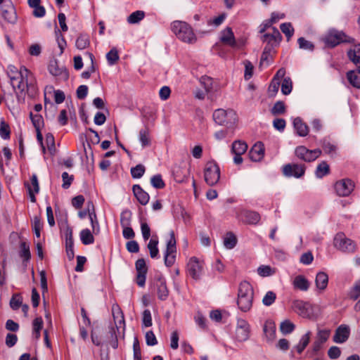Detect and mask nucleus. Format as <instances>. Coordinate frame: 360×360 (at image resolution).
<instances>
[{"mask_svg":"<svg viewBox=\"0 0 360 360\" xmlns=\"http://www.w3.org/2000/svg\"><path fill=\"white\" fill-rule=\"evenodd\" d=\"M254 290L251 284L243 281L239 284L237 296V305L243 312L249 311L253 303Z\"/></svg>","mask_w":360,"mask_h":360,"instance_id":"obj_1","label":"nucleus"},{"mask_svg":"<svg viewBox=\"0 0 360 360\" xmlns=\"http://www.w3.org/2000/svg\"><path fill=\"white\" fill-rule=\"evenodd\" d=\"M11 83L20 93L25 92L26 89L31 90L32 94L35 91L33 75L25 67L20 68L18 77H11Z\"/></svg>","mask_w":360,"mask_h":360,"instance_id":"obj_2","label":"nucleus"},{"mask_svg":"<svg viewBox=\"0 0 360 360\" xmlns=\"http://www.w3.org/2000/svg\"><path fill=\"white\" fill-rule=\"evenodd\" d=\"M171 30L181 41L187 44H194L197 37L190 25L184 21L175 20L171 23Z\"/></svg>","mask_w":360,"mask_h":360,"instance_id":"obj_3","label":"nucleus"},{"mask_svg":"<svg viewBox=\"0 0 360 360\" xmlns=\"http://www.w3.org/2000/svg\"><path fill=\"white\" fill-rule=\"evenodd\" d=\"M214 122L219 124L227 127H231L237 122L236 112L232 109H217L213 113Z\"/></svg>","mask_w":360,"mask_h":360,"instance_id":"obj_4","label":"nucleus"},{"mask_svg":"<svg viewBox=\"0 0 360 360\" xmlns=\"http://www.w3.org/2000/svg\"><path fill=\"white\" fill-rule=\"evenodd\" d=\"M204 178L209 186L215 185L220 178V169L214 162H208L205 165L204 170Z\"/></svg>","mask_w":360,"mask_h":360,"instance_id":"obj_5","label":"nucleus"},{"mask_svg":"<svg viewBox=\"0 0 360 360\" xmlns=\"http://www.w3.org/2000/svg\"><path fill=\"white\" fill-rule=\"evenodd\" d=\"M334 246L339 250L353 253L356 250V243L347 238L343 233H338L334 238Z\"/></svg>","mask_w":360,"mask_h":360,"instance_id":"obj_6","label":"nucleus"},{"mask_svg":"<svg viewBox=\"0 0 360 360\" xmlns=\"http://www.w3.org/2000/svg\"><path fill=\"white\" fill-rule=\"evenodd\" d=\"M322 153L321 150L317 148L309 150L304 146H297L295 150V156L304 162H310L316 160Z\"/></svg>","mask_w":360,"mask_h":360,"instance_id":"obj_7","label":"nucleus"},{"mask_svg":"<svg viewBox=\"0 0 360 360\" xmlns=\"http://www.w3.org/2000/svg\"><path fill=\"white\" fill-rule=\"evenodd\" d=\"M169 239L167 243V248L165 252V264L167 266H172L176 259V239L173 231L169 232Z\"/></svg>","mask_w":360,"mask_h":360,"instance_id":"obj_8","label":"nucleus"},{"mask_svg":"<svg viewBox=\"0 0 360 360\" xmlns=\"http://www.w3.org/2000/svg\"><path fill=\"white\" fill-rule=\"evenodd\" d=\"M292 310L303 318H310L312 315V306L307 302L296 300L292 302Z\"/></svg>","mask_w":360,"mask_h":360,"instance_id":"obj_9","label":"nucleus"},{"mask_svg":"<svg viewBox=\"0 0 360 360\" xmlns=\"http://www.w3.org/2000/svg\"><path fill=\"white\" fill-rule=\"evenodd\" d=\"M305 170V165L301 163H289L283 167V173L288 177L301 178L304 176Z\"/></svg>","mask_w":360,"mask_h":360,"instance_id":"obj_10","label":"nucleus"},{"mask_svg":"<svg viewBox=\"0 0 360 360\" xmlns=\"http://www.w3.org/2000/svg\"><path fill=\"white\" fill-rule=\"evenodd\" d=\"M335 191L338 195L345 197L348 196L354 190V184L351 179H340L335 184Z\"/></svg>","mask_w":360,"mask_h":360,"instance_id":"obj_11","label":"nucleus"},{"mask_svg":"<svg viewBox=\"0 0 360 360\" xmlns=\"http://www.w3.org/2000/svg\"><path fill=\"white\" fill-rule=\"evenodd\" d=\"M250 325L244 319H238L236 328V338L239 342L246 341L250 337Z\"/></svg>","mask_w":360,"mask_h":360,"instance_id":"obj_12","label":"nucleus"},{"mask_svg":"<svg viewBox=\"0 0 360 360\" xmlns=\"http://www.w3.org/2000/svg\"><path fill=\"white\" fill-rule=\"evenodd\" d=\"M326 44L333 47L345 41V34L337 30L330 31L323 38Z\"/></svg>","mask_w":360,"mask_h":360,"instance_id":"obj_13","label":"nucleus"},{"mask_svg":"<svg viewBox=\"0 0 360 360\" xmlns=\"http://www.w3.org/2000/svg\"><path fill=\"white\" fill-rule=\"evenodd\" d=\"M238 218L243 222L248 224L256 225L260 221V214L254 211L243 210L238 214Z\"/></svg>","mask_w":360,"mask_h":360,"instance_id":"obj_14","label":"nucleus"},{"mask_svg":"<svg viewBox=\"0 0 360 360\" xmlns=\"http://www.w3.org/2000/svg\"><path fill=\"white\" fill-rule=\"evenodd\" d=\"M350 335V328L347 325H340L337 328L333 338L334 342L342 344L345 342Z\"/></svg>","mask_w":360,"mask_h":360,"instance_id":"obj_15","label":"nucleus"},{"mask_svg":"<svg viewBox=\"0 0 360 360\" xmlns=\"http://www.w3.org/2000/svg\"><path fill=\"white\" fill-rule=\"evenodd\" d=\"M202 264L195 257H192L188 263V272L194 279H198L202 272Z\"/></svg>","mask_w":360,"mask_h":360,"instance_id":"obj_16","label":"nucleus"},{"mask_svg":"<svg viewBox=\"0 0 360 360\" xmlns=\"http://www.w3.org/2000/svg\"><path fill=\"white\" fill-rule=\"evenodd\" d=\"M88 215L91 221L92 232L97 235L100 233V226L95 212V207L93 202H87Z\"/></svg>","mask_w":360,"mask_h":360,"instance_id":"obj_17","label":"nucleus"},{"mask_svg":"<svg viewBox=\"0 0 360 360\" xmlns=\"http://www.w3.org/2000/svg\"><path fill=\"white\" fill-rule=\"evenodd\" d=\"M49 72L55 77H60L63 79L68 78V73L63 65H59L56 60L51 61L49 65Z\"/></svg>","mask_w":360,"mask_h":360,"instance_id":"obj_18","label":"nucleus"},{"mask_svg":"<svg viewBox=\"0 0 360 360\" xmlns=\"http://www.w3.org/2000/svg\"><path fill=\"white\" fill-rule=\"evenodd\" d=\"M249 156L251 160L254 162L262 160L264 156V144L260 141L257 142L250 149Z\"/></svg>","mask_w":360,"mask_h":360,"instance_id":"obj_19","label":"nucleus"},{"mask_svg":"<svg viewBox=\"0 0 360 360\" xmlns=\"http://www.w3.org/2000/svg\"><path fill=\"white\" fill-rule=\"evenodd\" d=\"M28 5L33 8L32 14L36 18H42L46 14V10L41 5V0H28Z\"/></svg>","mask_w":360,"mask_h":360,"instance_id":"obj_20","label":"nucleus"},{"mask_svg":"<svg viewBox=\"0 0 360 360\" xmlns=\"http://www.w3.org/2000/svg\"><path fill=\"white\" fill-rule=\"evenodd\" d=\"M112 314L117 328L124 325V314L117 304H113L112 306Z\"/></svg>","mask_w":360,"mask_h":360,"instance_id":"obj_21","label":"nucleus"},{"mask_svg":"<svg viewBox=\"0 0 360 360\" xmlns=\"http://www.w3.org/2000/svg\"><path fill=\"white\" fill-rule=\"evenodd\" d=\"M221 41L231 47L236 46L234 34L230 27H226L221 32Z\"/></svg>","mask_w":360,"mask_h":360,"instance_id":"obj_22","label":"nucleus"},{"mask_svg":"<svg viewBox=\"0 0 360 360\" xmlns=\"http://www.w3.org/2000/svg\"><path fill=\"white\" fill-rule=\"evenodd\" d=\"M157 293L158 298L165 300L169 295V290L166 285V281L162 278H159L156 282Z\"/></svg>","mask_w":360,"mask_h":360,"instance_id":"obj_23","label":"nucleus"},{"mask_svg":"<svg viewBox=\"0 0 360 360\" xmlns=\"http://www.w3.org/2000/svg\"><path fill=\"white\" fill-rule=\"evenodd\" d=\"M133 192L137 200L143 205H146L150 199L148 193L144 191L139 185L133 186Z\"/></svg>","mask_w":360,"mask_h":360,"instance_id":"obj_24","label":"nucleus"},{"mask_svg":"<svg viewBox=\"0 0 360 360\" xmlns=\"http://www.w3.org/2000/svg\"><path fill=\"white\" fill-rule=\"evenodd\" d=\"M293 126L300 136H306L309 133V127L301 118L296 117L293 120Z\"/></svg>","mask_w":360,"mask_h":360,"instance_id":"obj_25","label":"nucleus"},{"mask_svg":"<svg viewBox=\"0 0 360 360\" xmlns=\"http://www.w3.org/2000/svg\"><path fill=\"white\" fill-rule=\"evenodd\" d=\"M264 335L268 341H272L275 338L276 326L271 321H266L263 327Z\"/></svg>","mask_w":360,"mask_h":360,"instance_id":"obj_26","label":"nucleus"},{"mask_svg":"<svg viewBox=\"0 0 360 360\" xmlns=\"http://www.w3.org/2000/svg\"><path fill=\"white\" fill-rule=\"evenodd\" d=\"M295 288L300 290L302 291H307L309 288V282L303 276H297L292 282Z\"/></svg>","mask_w":360,"mask_h":360,"instance_id":"obj_27","label":"nucleus"},{"mask_svg":"<svg viewBox=\"0 0 360 360\" xmlns=\"http://www.w3.org/2000/svg\"><path fill=\"white\" fill-rule=\"evenodd\" d=\"M317 288L323 290L326 288L328 283V276L325 272H319L315 280Z\"/></svg>","mask_w":360,"mask_h":360,"instance_id":"obj_28","label":"nucleus"},{"mask_svg":"<svg viewBox=\"0 0 360 360\" xmlns=\"http://www.w3.org/2000/svg\"><path fill=\"white\" fill-rule=\"evenodd\" d=\"M311 335V333L310 331H307L304 335L301 337L299 343L294 347V349L298 354H301L307 347L310 341Z\"/></svg>","mask_w":360,"mask_h":360,"instance_id":"obj_29","label":"nucleus"},{"mask_svg":"<svg viewBox=\"0 0 360 360\" xmlns=\"http://www.w3.org/2000/svg\"><path fill=\"white\" fill-rule=\"evenodd\" d=\"M347 78L354 87L360 89V70H351L347 73Z\"/></svg>","mask_w":360,"mask_h":360,"instance_id":"obj_30","label":"nucleus"},{"mask_svg":"<svg viewBox=\"0 0 360 360\" xmlns=\"http://www.w3.org/2000/svg\"><path fill=\"white\" fill-rule=\"evenodd\" d=\"M262 39L263 41H267L268 43H272L273 41L278 42L281 39V35L278 30L274 27L272 33L264 34Z\"/></svg>","mask_w":360,"mask_h":360,"instance_id":"obj_31","label":"nucleus"},{"mask_svg":"<svg viewBox=\"0 0 360 360\" xmlns=\"http://www.w3.org/2000/svg\"><path fill=\"white\" fill-rule=\"evenodd\" d=\"M223 243L226 249H232L237 243L236 236L232 232H228L224 237Z\"/></svg>","mask_w":360,"mask_h":360,"instance_id":"obj_32","label":"nucleus"},{"mask_svg":"<svg viewBox=\"0 0 360 360\" xmlns=\"http://www.w3.org/2000/svg\"><path fill=\"white\" fill-rule=\"evenodd\" d=\"M93 234V232L91 233L88 229L82 230L80 232V239L82 243L84 245H90L94 243V238Z\"/></svg>","mask_w":360,"mask_h":360,"instance_id":"obj_33","label":"nucleus"},{"mask_svg":"<svg viewBox=\"0 0 360 360\" xmlns=\"http://www.w3.org/2000/svg\"><path fill=\"white\" fill-rule=\"evenodd\" d=\"M330 172V167L328 164L323 161L317 165L315 174L317 178H323L324 176L328 174Z\"/></svg>","mask_w":360,"mask_h":360,"instance_id":"obj_34","label":"nucleus"},{"mask_svg":"<svg viewBox=\"0 0 360 360\" xmlns=\"http://www.w3.org/2000/svg\"><path fill=\"white\" fill-rule=\"evenodd\" d=\"M139 137L143 148L150 145V138L148 129H143L140 130Z\"/></svg>","mask_w":360,"mask_h":360,"instance_id":"obj_35","label":"nucleus"},{"mask_svg":"<svg viewBox=\"0 0 360 360\" xmlns=\"http://www.w3.org/2000/svg\"><path fill=\"white\" fill-rule=\"evenodd\" d=\"M90 44L89 37L86 34H80L75 42L76 47L79 50L87 48Z\"/></svg>","mask_w":360,"mask_h":360,"instance_id":"obj_36","label":"nucleus"},{"mask_svg":"<svg viewBox=\"0 0 360 360\" xmlns=\"http://www.w3.org/2000/svg\"><path fill=\"white\" fill-rule=\"evenodd\" d=\"M248 149V145L245 142L236 141L232 143V152L233 153L243 154Z\"/></svg>","mask_w":360,"mask_h":360,"instance_id":"obj_37","label":"nucleus"},{"mask_svg":"<svg viewBox=\"0 0 360 360\" xmlns=\"http://www.w3.org/2000/svg\"><path fill=\"white\" fill-rule=\"evenodd\" d=\"M330 329H317V333L316 335V340L324 344L329 338L330 335Z\"/></svg>","mask_w":360,"mask_h":360,"instance_id":"obj_38","label":"nucleus"},{"mask_svg":"<svg viewBox=\"0 0 360 360\" xmlns=\"http://www.w3.org/2000/svg\"><path fill=\"white\" fill-rule=\"evenodd\" d=\"M158 240L157 238H151L148 244V248L149 250L150 255L152 258H155L159 253L158 248Z\"/></svg>","mask_w":360,"mask_h":360,"instance_id":"obj_39","label":"nucleus"},{"mask_svg":"<svg viewBox=\"0 0 360 360\" xmlns=\"http://www.w3.org/2000/svg\"><path fill=\"white\" fill-rule=\"evenodd\" d=\"M145 13L142 11H136L130 14L127 18V21L130 24H135L143 19Z\"/></svg>","mask_w":360,"mask_h":360,"instance_id":"obj_40","label":"nucleus"},{"mask_svg":"<svg viewBox=\"0 0 360 360\" xmlns=\"http://www.w3.org/2000/svg\"><path fill=\"white\" fill-rule=\"evenodd\" d=\"M46 144L47 149L51 155H54L56 153L55 140L53 134H47L46 135Z\"/></svg>","mask_w":360,"mask_h":360,"instance_id":"obj_41","label":"nucleus"},{"mask_svg":"<svg viewBox=\"0 0 360 360\" xmlns=\"http://www.w3.org/2000/svg\"><path fill=\"white\" fill-rule=\"evenodd\" d=\"M271 112L274 115H283L285 112V105L283 101H277L271 110Z\"/></svg>","mask_w":360,"mask_h":360,"instance_id":"obj_42","label":"nucleus"},{"mask_svg":"<svg viewBox=\"0 0 360 360\" xmlns=\"http://www.w3.org/2000/svg\"><path fill=\"white\" fill-rule=\"evenodd\" d=\"M295 328V326L289 320L283 321L280 325V330L283 334H289L292 333Z\"/></svg>","mask_w":360,"mask_h":360,"instance_id":"obj_43","label":"nucleus"},{"mask_svg":"<svg viewBox=\"0 0 360 360\" xmlns=\"http://www.w3.org/2000/svg\"><path fill=\"white\" fill-rule=\"evenodd\" d=\"M132 214L129 210H124L120 215V224L122 226H130Z\"/></svg>","mask_w":360,"mask_h":360,"instance_id":"obj_44","label":"nucleus"},{"mask_svg":"<svg viewBox=\"0 0 360 360\" xmlns=\"http://www.w3.org/2000/svg\"><path fill=\"white\" fill-rule=\"evenodd\" d=\"M292 82L290 77L283 79L281 84V91L284 95H288L292 91Z\"/></svg>","mask_w":360,"mask_h":360,"instance_id":"obj_45","label":"nucleus"},{"mask_svg":"<svg viewBox=\"0 0 360 360\" xmlns=\"http://www.w3.org/2000/svg\"><path fill=\"white\" fill-rule=\"evenodd\" d=\"M106 59L110 65H113L119 60L117 50L115 48L112 49L107 54Z\"/></svg>","mask_w":360,"mask_h":360,"instance_id":"obj_46","label":"nucleus"},{"mask_svg":"<svg viewBox=\"0 0 360 360\" xmlns=\"http://www.w3.org/2000/svg\"><path fill=\"white\" fill-rule=\"evenodd\" d=\"M200 84L204 86L207 93L210 92L213 89V79L208 76H202L200 78Z\"/></svg>","mask_w":360,"mask_h":360,"instance_id":"obj_47","label":"nucleus"},{"mask_svg":"<svg viewBox=\"0 0 360 360\" xmlns=\"http://www.w3.org/2000/svg\"><path fill=\"white\" fill-rule=\"evenodd\" d=\"M42 228L41 219L38 216H35L32 220V229L37 238L40 237V231Z\"/></svg>","mask_w":360,"mask_h":360,"instance_id":"obj_48","label":"nucleus"},{"mask_svg":"<svg viewBox=\"0 0 360 360\" xmlns=\"http://www.w3.org/2000/svg\"><path fill=\"white\" fill-rule=\"evenodd\" d=\"M276 295L273 291H268L262 299V303L265 306H271L276 300Z\"/></svg>","mask_w":360,"mask_h":360,"instance_id":"obj_49","label":"nucleus"},{"mask_svg":"<svg viewBox=\"0 0 360 360\" xmlns=\"http://www.w3.org/2000/svg\"><path fill=\"white\" fill-rule=\"evenodd\" d=\"M150 183L152 186L158 189L163 188L165 186L161 175L157 174L151 177Z\"/></svg>","mask_w":360,"mask_h":360,"instance_id":"obj_50","label":"nucleus"},{"mask_svg":"<svg viewBox=\"0 0 360 360\" xmlns=\"http://www.w3.org/2000/svg\"><path fill=\"white\" fill-rule=\"evenodd\" d=\"M145 172V167L142 165H138L131 169V174L133 178H141Z\"/></svg>","mask_w":360,"mask_h":360,"instance_id":"obj_51","label":"nucleus"},{"mask_svg":"<svg viewBox=\"0 0 360 360\" xmlns=\"http://www.w3.org/2000/svg\"><path fill=\"white\" fill-rule=\"evenodd\" d=\"M281 30L289 39L293 34L294 29L290 22L282 23L280 26Z\"/></svg>","mask_w":360,"mask_h":360,"instance_id":"obj_52","label":"nucleus"},{"mask_svg":"<svg viewBox=\"0 0 360 360\" xmlns=\"http://www.w3.org/2000/svg\"><path fill=\"white\" fill-rule=\"evenodd\" d=\"M30 116L34 128L36 129H40L44 123L42 116L40 115H33L32 112H30Z\"/></svg>","mask_w":360,"mask_h":360,"instance_id":"obj_53","label":"nucleus"},{"mask_svg":"<svg viewBox=\"0 0 360 360\" xmlns=\"http://www.w3.org/2000/svg\"><path fill=\"white\" fill-rule=\"evenodd\" d=\"M87 55L89 56L90 60H91V67L89 68V69L88 70L84 71L82 73L81 76L84 79H89L90 77V76H91V74L94 72L95 70H96L95 66H94V57L93 54L91 53H87Z\"/></svg>","mask_w":360,"mask_h":360,"instance_id":"obj_54","label":"nucleus"},{"mask_svg":"<svg viewBox=\"0 0 360 360\" xmlns=\"http://www.w3.org/2000/svg\"><path fill=\"white\" fill-rule=\"evenodd\" d=\"M22 304V297L18 294H15L11 299L10 306L13 310H17Z\"/></svg>","mask_w":360,"mask_h":360,"instance_id":"obj_55","label":"nucleus"},{"mask_svg":"<svg viewBox=\"0 0 360 360\" xmlns=\"http://www.w3.org/2000/svg\"><path fill=\"white\" fill-rule=\"evenodd\" d=\"M142 323L145 327H150L152 326V316L149 309H145L142 315Z\"/></svg>","mask_w":360,"mask_h":360,"instance_id":"obj_56","label":"nucleus"},{"mask_svg":"<svg viewBox=\"0 0 360 360\" xmlns=\"http://www.w3.org/2000/svg\"><path fill=\"white\" fill-rule=\"evenodd\" d=\"M56 33L57 44H58V48L60 49L59 55H61L63 53L64 49L66 46V41L59 30L57 31Z\"/></svg>","mask_w":360,"mask_h":360,"instance_id":"obj_57","label":"nucleus"},{"mask_svg":"<svg viewBox=\"0 0 360 360\" xmlns=\"http://www.w3.org/2000/svg\"><path fill=\"white\" fill-rule=\"evenodd\" d=\"M30 247L25 242H22L20 244V257L25 259L28 260L30 258Z\"/></svg>","mask_w":360,"mask_h":360,"instance_id":"obj_58","label":"nucleus"},{"mask_svg":"<svg viewBox=\"0 0 360 360\" xmlns=\"http://www.w3.org/2000/svg\"><path fill=\"white\" fill-rule=\"evenodd\" d=\"M245 65V75L244 77L246 80L250 79L253 74V69L254 66L248 60H245L244 62Z\"/></svg>","mask_w":360,"mask_h":360,"instance_id":"obj_59","label":"nucleus"},{"mask_svg":"<svg viewBox=\"0 0 360 360\" xmlns=\"http://www.w3.org/2000/svg\"><path fill=\"white\" fill-rule=\"evenodd\" d=\"M257 273L261 276H269L272 275L274 271L272 270L271 266L262 265L257 269Z\"/></svg>","mask_w":360,"mask_h":360,"instance_id":"obj_60","label":"nucleus"},{"mask_svg":"<svg viewBox=\"0 0 360 360\" xmlns=\"http://www.w3.org/2000/svg\"><path fill=\"white\" fill-rule=\"evenodd\" d=\"M133 350H134V360H141V348H140L139 340L136 338H135L134 340Z\"/></svg>","mask_w":360,"mask_h":360,"instance_id":"obj_61","label":"nucleus"},{"mask_svg":"<svg viewBox=\"0 0 360 360\" xmlns=\"http://www.w3.org/2000/svg\"><path fill=\"white\" fill-rule=\"evenodd\" d=\"M297 41L299 47L302 49L311 51L314 49V46L313 44L311 41L306 40L304 37L299 38Z\"/></svg>","mask_w":360,"mask_h":360,"instance_id":"obj_62","label":"nucleus"},{"mask_svg":"<svg viewBox=\"0 0 360 360\" xmlns=\"http://www.w3.org/2000/svg\"><path fill=\"white\" fill-rule=\"evenodd\" d=\"M341 350L337 346H332L328 351V355L331 359H336L340 356Z\"/></svg>","mask_w":360,"mask_h":360,"instance_id":"obj_63","label":"nucleus"},{"mask_svg":"<svg viewBox=\"0 0 360 360\" xmlns=\"http://www.w3.org/2000/svg\"><path fill=\"white\" fill-rule=\"evenodd\" d=\"M351 299L356 300L360 297V281L357 282L349 292Z\"/></svg>","mask_w":360,"mask_h":360,"instance_id":"obj_64","label":"nucleus"}]
</instances>
